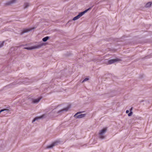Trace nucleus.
Instances as JSON below:
<instances>
[{"label": "nucleus", "instance_id": "obj_1", "mask_svg": "<svg viewBox=\"0 0 152 152\" xmlns=\"http://www.w3.org/2000/svg\"><path fill=\"white\" fill-rule=\"evenodd\" d=\"M93 6L90 7L88 9L84 11L80 12L79 14L77 15V16L74 17L73 19V20H75L78 19H79L85 13L87 12L88 10L91 9V8Z\"/></svg>", "mask_w": 152, "mask_h": 152}, {"label": "nucleus", "instance_id": "obj_2", "mask_svg": "<svg viewBox=\"0 0 152 152\" xmlns=\"http://www.w3.org/2000/svg\"><path fill=\"white\" fill-rule=\"evenodd\" d=\"M107 131V129L106 128H104L102 130L100 131L99 134V137L101 139H103L104 138L105 136L104 135L106 132Z\"/></svg>", "mask_w": 152, "mask_h": 152}, {"label": "nucleus", "instance_id": "obj_3", "mask_svg": "<svg viewBox=\"0 0 152 152\" xmlns=\"http://www.w3.org/2000/svg\"><path fill=\"white\" fill-rule=\"evenodd\" d=\"M43 45V44H41L39 45H34L31 47H25L24 48V49H26L28 50H31L33 49L39 48H40Z\"/></svg>", "mask_w": 152, "mask_h": 152}, {"label": "nucleus", "instance_id": "obj_4", "mask_svg": "<svg viewBox=\"0 0 152 152\" xmlns=\"http://www.w3.org/2000/svg\"><path fill=\"white\" fill-rule=\"evenodd\" d=\"M121 60L120 59L117 58L115 59H111L109 60H107V59L105 60V62L107 61V64H110L119 61Z\"/></svg>", "mask_w": 152, "mask_h": 152}, {"label": "nucleus", "instance_id": "obj_5", "mask_svg": "<svg viewBox=\"0 0 152 152\" xmlns=\"http://www.w3.org/2000/svg\"><path fill=\"white\" fill-rule=\"evenodd\" d=\"M79 113H80L78 112L75 115H74V116L75 117V118H81L84 117L86 115L85 114H79V115H78V114H79Z\"/></svg>", "mask_w": 152, "mask_h": 152}, {"label": "nucleus", "instance_id": "obj_6", "mask_svg": "<svg viewBox=\"0 0 152 152\" xmlns=\"http://www.w3.org/2000/svg\"><path fill=\"white\" fill-rule=\"evenodd\" d=\"M58 143V142L57 141L54 142L52 143L50 145L48 146L47 147V148H52L53 146L57 145Z\"/></svg>", "mask_w": 152, "mask_h": 152}, {"label": "nucleus", "instance_id": "obj_7", "mask_svg": "<svg viewBox=\"0 0 152 152\" xmlns=\"http://www.w3.org/2000/svg\"><path fill=\"white\" fill-rule=\"evenodd\" d=\"M70 106H68L66 108H65L62 110H60L58 111H57V113L59 114L61 112H62L65 111L66 112L70 108Z\"/></svg>", "mask_w": 152, "mask_h": 152}, {"label": "nucleus", "instance_id": "obj_8", "mask_svg": "<svg viewBox=\"0 0 152 152\" xmlns=\"http://www.w3.org/2000/svg\"><path fill=\"white\" fill-rule=\"evenodd\" d=\"M41 99V97H39L37 99H34L32 100V102L34 103H37L39 102Z\"/></svg>", "mask_w": 152, "mask_h": 152}, {"label": "nucleus", "instance_id": "obj_9", "mask_svg": "<svg viewBox=\"0 0 152 152\" xmlns=\"http://www.w3.org/2000/svg\"><path fill=\"white\" fill-rule=\"evenodd\" d=\"M44 116H45V115H43L40 117H37L35 118L33 120V121H32V122L33 123L34 122H35V121H36V120H37L39 119H41L42 118H43L44 117Z\"/></svg>", "mask_w": 152, "mask_h": 152}, {"label": "nucleus", "instance_id": "obj_10", "mask_svg": "<svg viewBox=\"0 0 152 152\" xmlns=\"http://www.w3.org/2000/svg\"><path fill=\"white\" fill-rule=\"evenodd\" d=\"M31 30L30 29H25L23 30L20 33V35H22L23 34L26 33L27 32H28V31H30Z\"/></svg>", "mask_w": 152, "mask_h": 152}, {"label": "nucleus", "instance_id": "obj_11", "mask_svg": "<svg viewBox=\"0 0 152 152\" xmlns=\"http://www.w3.org/2000/svg\"><path fill=\"white\" fill-rule=\"evenodd\" d=\"M16 1V0H11L6 3V4L7 5H10L15 3Z\"/></svg>", "mask_w": 152, "mask_h": 152}, {"label": "nucleus", "instance_id": "obj_12", "mask_svg": "<svg viewBox=\"0 0 152 152\" xmlns=\"http://www.w3.org/2000/svg\"><path fill=\"white\" fill-rule=\"evenodd\" d=\"M152 4V2H149L147 3L145 6V7L146 8L150 7Z\"/></svg>", "mask_w": 152, "mask_h": 152}, {"label": "nucleus", "instance_id": "obj_13", "mask_svg": "<svg viewBox=\"0 0 152 152\" xmlns=\"http://www.w3.org/2000/svg\"><path fill=\"white\" fill-rule=\"evenodd\" d=\"M29 6V4L28 3H25L24 5V8H26Z\"/></svg>", "mask_w": 152, "mask_h": 152}, {"label": "nucleus", "instance_id": "obj_14", "mask_svg": "<svg viewBox=\"0 0 152 152\" xmlns=\"http://www.w3.org/2000/svg\"><path fill=\"white\" fill-rule=\"evenodd\" d=\"M49 38V37L47 36L43 38L42 40L43 42H46Z\"/></svg>", "mask_w": 152, "mask_h": 152}, {"label": "nucleus", "instance_id": "obj_15", "mask_svg": "<svg viewBox=\"0 0 152 152\" xmlns=\"http://www.w3.org/2000/svg\"><path fill=\"white\" fill-rule=\"evenodd\" d=\"M3 110H5L4 111V113H9L10 111V110L8 109H4Z\"/></svg>", "mask_w": 152, "mask_h": 152}, {"label": "nucleus", "instance_id": "obj_16", "mask_svg": "<svg viewBox=\"0 0 152 152\" xmlns=\"http://www.w3.org/2000/svg\"><path fill=\"white\" fill-rule=\"evenodd\" d=\"M132 108H131V109H130V113L128 114V115L129 116H131L132 113Z\"/></svg>", "mask_w": 152, "mask_h": 152}, {"label": "nucleus", "instance_id": "obj_17", "mask_svg": "<svg viewBox=\"0 0 152 152\" xmlns=\"http://www.w3.org/2000/svg\"><path fill=\"white\" fill-rule=\"evenodd\" d=\"M88 80H89V78H85L84 79V80L82 82V83H83L85 81H87Z\"/></svg>", "mask_w": 152, "mask_h": 152}, {"label": "nucleus", "instance_id": "obj_18", "mask_svg": "<svg viewBox=\"0 0 152 152\" xmlns=\"http://www.w3.org/2000/svg\"><path fill=\"white\" fill-rule=\"evenodd\" d=\"M4 44L2 43L0 44V48L1 47H2L3 46Z\"/></svg>", "mask_w": 152, "mask_h": 152}, {"label": "nucleus", "instance_id": "obj_19", "mask_svg": "<svg viewBox=\"0 0 152 152\" xmlns=\"http://www.w3.org/2000/svg\"><path fill=\"white\" fill-rule=\"evenodd\" d=\"M5 110H3V109H2L1 110H0V113H1L2 112L4 111Z\"/></svg>", "mask_w": 152, "mask_h": 152}, {"label": "nucleus", "instance_id": "obj_20", "mask_svg": "<svg viewBox=\"0 0 152 152\" xmlns=\"http://www.w3.org/2000/svg\"><path fill=\"white\" fill-rule=\"evenodd\" d=\"M129 112V110H126V113H128Z\"/></svg>", "mask_w": 152, "mask_h": 152}]
</instances>
